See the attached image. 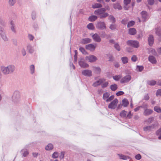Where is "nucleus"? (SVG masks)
I'll list each match as a JSON object with an SVG mask.
<instances>
[{
  "mask_svg": "<svg viewBox=\"0 0 161 161\" xmlns=\"http://www.w3.org/2000/svg\"><path fill=\"white\" fill-rule=\"evenodd\" d=\"M132 116V114H131V111H130L127 115L126 114V118H128L129 119H130L131 118Z\"/></svg>",
  "mask_w": 161,
  "mask_h": 161,
  "instance_id": "obj_56",
  "label": "nucleus"
},
{
  "mask_svg": "<svg viewBox=\"0 0 161 161\" xmlns=\"http://www.w3.org/2000/svg\"><path fill=\"white\" fill-rule=\"evenodd\" d=\"M92 70L94 73L97 74H100L101 72V69L99 67L93 66Z\"/></svg>",
  "mask_w": 161,
  "mask_h": 161,
  "instance_id": "obj_15",
  "label": "nucleus"
},
{
  "mask_svg": "<svg viewBox=\"0 0 161 161\" xmlns=\"http://www.w3.org/2000/svg\"><path fill=\"white\" fill-rule=\"evenodd\" d=\"M10 24L11 25V30L13 32H15V26L14 23L13 22L11 21L10 22Z\"/></svg>",
  "mask_w": 161,
  "mask_h": 161,
  "instance_id": "obj_43",
  "label": "nucleus"
},
{
  "mask_svg": "<svg viewBox=\"0 0 161 161\" xmlns=\"http://www.w3.org/2000/svg\"><path fill=\"white\" fill-rule=\"evenodd\" d=\"M110 88L113 91H115L117 88V86L116 84L112 85L110 86Z\"/></svg>",
  "mask_w": 161,
  "mask_h": 161,
  "instance_id": "obj_39",
  "label": "nucleus"
},
{
  "mask_svg": "<svg viewBox=\"0 0 161 161\" xmlns=\"http://www.w3.org/2000/svg\"><path fill=\"white\" fill-rule=\"evenodd\" d=\"M124 94V92L123 91H119L116 93V95L118 96L122 95Z\"/></svg>",
  "mask_w": 161,
  "mask_h": 161,
  "instance_id": "obj_63",
  "label": "nucleus"
},
{
  "mask_svg": "<svg viewBox=\"0 0 161 161\" xmlns=\"http://www.w3.org/2000/svg\"><path fill=\"white\" fill-rule=\"evenodd\" d=\"M109 58V61L112 62L114 61V58L112 56L109 55L108 56Z\"/></svg>",
  "mask_w": 161,
  "mask_h": 161,
  "instance_id": "obj_62",
  "label": "nucleus"
},
{
  "mask_svg": "<svg viewBox=\"0 0 161 161\" xmlns=\"http://www.w3.org/2000/svg\"><path fill=\"white\" fill-rule=\"evenodd\" d=\"M15 69V67L13 65H9L5 67L2 66L1 70L3 73L4 75H8L13 73Z\"/></svg>",
  "mask_w": 161,
  "mask_h": 161,
  "instance_id": "obj_1",
  "label": "nucleus"
},
{
  "mask_svg": "<svg viewBox=\"0 0 161 161\" xmlns=\"http://www.w3.org/2000/svg\"><path fill=\"white\" fill-rule=\"evenodd\" d=\"M127 112L123 110L121 112L120 114V116L123 118H126Z\"/></svg>",
  "mask_w": 161,
  "mask_h": 161,
  "instance_id": "obj_28",
  "label": "nucleus"
},
{
  "mask_svg": "<svg viewBox=\"0 0 161 161\" xmlns=\"http://www.w3.org/2000/svg\"><path fill=\"white\" fill-rule=\"evenodd\" d=\"M58 153L57 152H55L52 154V157L54 158H56L58 157Z\"/></svg>",
  "mask_w": 161,
  "mask_h": 161,
  "instance_id": "obj_46",
  "label": "nucleus"
},
{
  "mask_svg": "<svg viewBox=\"0 0 161 161\" xmlns=\"http://www.w3.org/2000/svg\"><path fill=\"white\" fill-rule=\"evenodd\" d=\"M135 158L136 159L139 160L141 158V156L140 154H138L135 156Z\"/></svg>",
  "mask_w": 161,
  "mask_h": 161,
  "instance_id": "obj_61",
  "label": "nucleus"
},
{
  "mask_svg": "<svg viewBox=\"0 0 161 161\" xmlns=\"http://www.w3.org/2000/svg\"><path fill=\"white\" fill-rule=\"evenodd\" d=\"M109 15L107 13H105L104 12L103 13L102 15L100 16V18H105Z\"/></svg>",
  "mask_w": 161,
  "mask_h": 161,
  "instance_id": "obj_44",
  "label": "nucleus"
},
{
  "mask_svg": "<svg viewBox=\"0 0 161 161\" xmlns=\"http://www.w3.org/2000/svg\"><path fill=\"white\" fill-rule=\"evenodd\" d=\"M79 50L83 54H87V52L86 51L84 48L80 47L79 48Z\"/></svg>",
  "mask_w": 161,
  "mask_h": 161,
  "instance_id": "obj_51",
  "label": "nucleus"
},
{
  "mask_svg": "<svg viewBox=\"0 0 161 161\" xmlns=\"http://www.w3.org/2000/svg\"><path fill=\"white\" fill-rule=\"evenodd\" d=\"M129 104V102L128 100L126 99H124L122 100V105L124 107H125L128 106Z\"/></svg>",
  "mask_w": 161,
  "mask_h": 161,
  "instance_id": "obj_20",
  "label": "nucleus"
},
{
  "mask_svg": "<svg viewBox=\"0 0 161 161\" xmlns=\"http://www.w3.org/2000/svg\"><path fill=\"white\" fill-rule=\"evenodd\" d=\"M105 80L104 78H100L98 80H97L92 84V86L94 87H96L100 85L102 83L105 82Z\"/></svg>",
  "mask_w": 161,
  "mask_h": 161,
  "instance_id": "obj_7",
  "label": "nucleus"
},
{
  "mask_svg": "<svg viewBox=\"0 0 161 161\" xmlns=\"http://www.w3.org/2000/svg\"><path fill=\"white\" fill-rule=\"evenodd\" d=\"M148 59L149 62L153 64H155L157 63V61L155 58L153 56H149Z\"/></svg>",
  "mask_w": 161,
  "mask_h": 161,
  "instance_id": "obj_17",
  "label": "nucleus"
},
{
  "mask_svg": "<svg viewBox=\"0 0 161 161\" xmlns=\"http://www.w3.org/2000/svg\"><path fill=\"white\" fill-rule=\"evenodd\" d=\"M108 84V83L106 81L103 82V83L102 85V87L103 88H104L107 87Z\"/></svg>",
  "mask_w": 161,
  "mask_h": 161,
  "instance_id": "obj_55",
  "label": "nucleus"
},
{
  "mask_svg": "<svg viewBox=\"0 0 161 161\" xmlns=\"http://www.w3.org/2000/svg\"><path fill=\"white\" fill-rule=\"evenodd\" d=\"M131 0H124V8L125 10H128L129 8L128 5L130 4L131 2Z\"/></svg>",
  "mask_w": 161,
  "mask_h": 161,
  "instance_id": "obj_18",
  "label": "nucleus"
},
{
  "mask_svg": "<svg viewBox=\"0 0 161 161\" xmlns=\"http://www.w3.org/2000/svg\"><path fill=\"white\" fill-rule=\"evenodd\" d=\"M21 152L23 154V156L24 157L26 156L29 154L28 151L26 150H22L21 151Z\"/></svg>",
  "mask_w": 161,
  "mask_h": 161,
  "instance_id": "obj_41",
  "label": "nucleus"
},
{
  "mask_svg": "<svg viewBox=\"0 0 161 161\" xmlns=\"http://www.w3.org/2000/svg\"><path fill=\"white\" fill-rule=\"evenodd\" d=\"M53 148V145L51 143L48 144L45 147V149L47 150H50Z\"/></svg>",
  "mask_w": 161,
  "mask_h": 161,
  "instance_id": "obj_30",
  "label": "nucleus"
},
{
  "mask_svg": "<svg viewBox=\"0 0 161 161\" xmlns=\"http://www.w3.org/2000/svg\"><path fill=\"white\" fill-rule=\"evenodd\" d=\"M118 103V99L116 98L115 99L109 104L108 105V108L113 109H115Z\"/></svg>",
  "mask_w": 161,
  "mask_h": 161,
  "instance_id": "obj_2",
  "label": "nucleus"
},
{
  "mask_svg": "<svg viewBox=\"0 0 161 161\" xmlns=\"http://www.w3.org/2000/svg\"><path fill=\"white\" fill-rule=\"evenodd\" d=\"M102 7V5L100 3H94L92 5V8H97Z\"/></svg>",
  "mask_w": 161,
  "mask_h": 161,
  "instance_id": "obj_32",
  "label": "nucleus"
},
{
  "mask_svg": "<svg viewBox=\"0 0 161 161\" xmlns=\"http://www.w3.org/2000/svg\"><path fill=\"white\" fill-rule=\"evenodd\" d=\"M16 2V0H8L9 4L11 6H13Z\"/></svg>",
  "mask_w": 161,
  "mask_h": 161,
  "instance_id": "obj_48",
  "label": "nucleus"
},
{
  "mask_svg": "<svg viewBox=\"0 0 161 161\" xmlns=\"http://www.w3.org/2000/svg\"><path fill=\"white\" fill-rule=\"evenodd\" d=\"M108 19L110 20L113 23H114L115 21V18L112 15H111L109 16Z\"/></svg>",
  "mask_w": 161,
  "mask_h": 161,
  "instance_id": "obj_49",
  "label": "nucleus"
},
{
  "mask_svg": "<svg viewBox=\"0 0 161 161\" xmlns=\"http://www.w3.org/2000/svg\"><path fill=\"white\" fill-rule=\"evenodd\" d=\"M0 36L2 38L5 42H7L8 41V38L6 35L5 32L2 33L1 35H0Z\"/></svg>",
  "mask_w": 161,
  "mask_h": 161,
  "instance_id": "obj_25",
  "label": "nucleus"
},
{
  "mask_svg": "<svg viewBox=\"0 0 161 161\" xmlns=\"http://www.w3.org/2000/svg\"><path fill=\"white\" fill-rule=\"evenodd\" d=\"M92 37L94 41L95 42H99L101 41L100 36L97 33L93 35L92 36Z\"/></svg>",
  "mask_w": 161,
  "mask_h": 161,
  "instance_id": "obj_12",
  "label": "nucleus"
},
{
  "mask_svg": "<svg viewBox=\"0 0 161 161\" xmlns=\"http://www.w3.org/2000/svg\"><path fill=\"white\" fill-rule=\"evenodd\" d=\"M143 69V67L142 66H137L136 69V71L141 72Z\"/></svg>",
  "mask_w": 161,
  "mask_h": 161,
  "instance_id": "obj_40",
  "label": "nucleus"
},
{
  "mask_svg": "<svg viewBox=\"0 0 161 161\" xmlns=\"http://www.w3.org/2000/svg\"><path fill=\"white\" fill-rule=\"evenodd\" d=\"M156 135L158 136V139H161V128L156 132Z\"/></svg>",
  "mask_w": 161,
  "mask_h": 161,
  "instance_id": "obj_33",
  "label": "nucleus"
},
{
  "mask_svg": "<svg viewBox=\"0 0 161 161\" xmlns=\"http://www.w3.org/2000/svg\"><path fill=\"white\" fill-rule=\"evenodd\" d=\"M118 155L119 156L120 159L123 160H127L130 158L129 157L125 156L122 154H118Z\"/></svg>",
  "mask_w": 161,
  "mask_h": 161,
  "instance_id": "obj_26",
  "label": "nucleus"
},
{
  "mask_svg": "<svg viewBox=\"0 0 161 161\" xmlns=\"http://www.w3.org/2000/svg\"><path fill=\"white\" fill-rule=\"evenodd\" d=\"M154 118L151 117L145 120V122L147 124H149L151 123L153 120Z\"/></svg>",
  "mask_w": 161,
  "mask_h": 161,
  "instance_id": "obj_31",
  "label": "nucleus"
},
{
  "mask_svg": "<svg viewBox=\"0 0 161 161\" xmlns=\"http://www.w3.org/2000/svg\"><path fill=\"white\" fill-rule=\"evenodd\" d=\"M96 45L93 44H89L86 45V48L91 51H94L96 48Z\"/></svg>",
  "mask_w": 161,
  "mask_h": 161,
  "instance_id": "obj_11",
  "label": "nucleus"
},
{
  "mask_svg": "<svg viewBox=\"0 0 161 161\" xmlns=\"http://www.w3.org/2000/svg\"><path fill=\"white\" fill-rule=\"evenodd\" d=\"M131 76L130 75H127L121 79L120 82L121 83L128 82L131 80Z\"/></svg>",
  "mask_w": 161,
  "mask_h": 161,
  "instance_id": "obj_9",
  "label": "nucleus"
},
{
  "mask_svg": "<svg viewBox=\"0 0 161 161\" xmlns=\"http://www.w3.org/2000/svg\"><path fill=\"white\" fill-rule=\"evenodd\" d=\"M79 64L80 66L83 68H87L89 67V65L84 61L82 58H80L79 61Z\"/></svg>",
  "mask_w": 161,
  "mask_h": 161,
  "instance_id": "obj_8",
  "label": "nucleus"
},
{
  "mask_svg": "<svg viewBox=\"0 0 161 161\" xmlns=\"http://www.w3.org/2000/svg\"><path fill=\"white\" fill-rule=\"evenodd\" d=\"M154 39L153 36L152 35H149L148 39V42L149 45L150 46H152L154 42Z\"/></svg>",
  "mask_w": 161,
  "mask_h": 161,
  "instance_id": "obj_16",
  "label": "nucleus"
},
{
  "mask_svg": "<svg viewBox=\"0 0 161 161\" xmlns=\"http://www.w3.org/2000/svg\"><path fill=\"white\" fill-rule=\"evenodd\" d=\"M116 25L115 24H111L109 27L110 29L112 30H115L116 29Z\"/></svg>",
  "mask_w": 161,
  "mask_h": 161,
  "instance_id": "obj_47",
  "label": "nucleus"
},
{
  "mask_svg": "<svg viewBox=\"0 0 161 161\" xmlns=\"http://www.w3.org/2000/svg\"><path fill=\"white\" fill-rule=\"evenodd\" d=\"M20 97L19 92L18 91H15L12 96V99L14 101H15Z\"/></svg>",
  "mask_w": 161,
  "mask_h": 161,
  "instance_id": "obj_10",
  "label": "nucleus"
},
{
  "mask_svg": "<svg viewBox=\"0 0 161 161\" xmlns=\"http://www.w3.org/2000/svg\"><path fill=\"white\" fill-rule=\"evenodd\" d=\"M156 95L157 96H161V89H158L157 91Z\"/></svg>",
  "mask_w": 161,
  "mask_h": 161,
  "instance_id": "obj_57",
  "label": "nucleus"
},
{
  "mask_svg": "<svg viewBox=\"0 0 161 161\" xmlns=\"http://www.w3.org/2000/svg\"><path fill=\"white\" fill-rule=\"evenodd\" d=\"M137 58L135 55L133 56L131 58V60L133 62H136L137 60Z\"/></svg>",
  "mask_w": 161,
  "mask_h": 161,
  "instance_id": "obj_59",
  "label": "nucleus"
},
{
  "mask_svg": "<svg viewBox=\"0 0 161 161\" xmlns=\"http://www.w3.org/2000/svg\"><path fill=\"white\" fill-rule=\"evenodd\" d=\"M141 14L143 21H145L148 18V16L147 15V13L146 11H142L141 13Z\"/></svg>",
  "mask_w": 161,
  "mask_h": 161,
  "instance_id": "obj_13",
  "label": "nucleus"
},
{
  "mask_svg": "<svg viewBox=\"0 0 161 161\" xmlns=\"http://www.w3.org/2000/svg\"><path fill=\"white\" fill-rule=\"evenodd\" d=\"M27 48L29 52L30 53H32L34 51V49L31 45L28 44L27 46Z\"/></svg>",
  "mask_w": 161,
  "mask_h": 161,
  "instance_id": "obj_19",
  "label": "nucleus"
},
{
  "mask_svg": "<svg viewBox=\"0 0 161 161\" xmlns=\"http://www.w3.org/2000/svg\"><path fill=\"white\" fill-rule=\"evenodd\" d=\"M152 127V126H148L144 128V130L145 131H147L150 130Z\"/></svg>",
  "mask_w": 161,
  "mask_h": 161,
  "instance_id": "obj_50",
  "label": "nucleus"
},
{
  "mask_svg": "<svg viewBox=\"0 0 161 161\" xmlns=\"http://www.w3.org/2000/svg\"><path fill=\"white\" fill-rule=\"evenodd\" d=\"M154 110L158 113H161V108L158 106H155L154 108Z\"/></svg>",
  "mask_w": 161,
  "mask_h": 161,
  "instance_id": "obj_38",
  "label": "nucleus"
},
{
  "mask_svg": "<svg viewBox=\"0 0 161 161\" xmlns=\"http://www.w3.org/2000/svg\"><path fill=\"white\" fill-rule=\"evenodd\" d=\"M153 111L150 109H146L144 112V114L145 115H148L153 113Z\"/></svg>",
  "mask_w": 161,
  "mask_h": 161,
  "instance_id": "obj_22",
  "label": "nucleus"
},
{
  "mask_svg": "<svg viewBox=\"0 0 161 161\" xmlns=\"http://www.w3.org/2000/svg\"><path fill=\"white\" fill-rule=\"evenodd\" d=\"M92 41L91 39L89 38L83 39L81 41L82 44H85L91 42Z\"/></svg>",
  "mask_w": 161,
  "mask_h": 161,
  "instance_id": "obj_21",
  "label": "nucleus"
},
{
  "mask_svg": "<svg viewBox=\"0 0 161 161\" xmlns=\"http://www.w3.org/2000/svg\"><path fill=\"white\" fill-rule=\"evenodd\" d=\"M114 47L118 51H119L120 50V48L119 44L118 43H115L114 45Z\"/></svg>",
  "mask_w": 161,
  "mask_h": 161,
  "instance_id": "obj_53",
  "label": "nucleus"
},
{
  "mask_svg": "<svg viewBox=\"0 0 161 161\" xmlns=\"http://www.w3.org/2000/svg\"><path fill=\"white\" fill-rule=\"evenodd\" d=\"M136 29L134 28H130L129 30V33L130 35H135L136 34Z\"/></svg>",
  "mask_w": 161,
  "mask_h": 161,
  "instance_id": "obj_23",
  "label": "nucleus"
},
{
  "mask_svg": "<svg viewBox=\"0 0 161 161\" xmlns=\"http://www.w3.org/2000/svg\"><path fill=\"white\" fill-rule=\"evenodd\" d=\"M156 83V82L154 80H149L147 81V84L151 86H154Z\"/></svg>",
  "mask_w": 161,
  "mask_h": 161,
  "instance_id": "obj_34",
  "label": "nucleus"
},
{
  "mask_svg": "<svg viewBox=\"0 0 161 161\" xmlns=\"http://www.w3.org/2000/svg\"><path fill=\"white\" fill-rule=\"evenodd\" d=\"M149 52V53H151L154 55H157V53L155 50L154 49H150Z\"/></svg>",
  "mask_w": 161,
  "mask_h": 161,
  "instance_id": "obj_36",
  "label": "nucleus"
},
{
  "mask_svg": "<svg viewBox=\"0 0 161 161\" xmlns=\"http://www.w3.org/2000/svg\"><path fill=\"white\" fill-rule=\"evenodd\" d=\"M135 24V22L133 21H131L129 22L127 25L128 27H130L134 25Z\"/></svg>",
  "mask_w": 161,
  "mask_h": 161,
  "instance_id": "obj_54",
  "label": "nucleus"
},
{
  "mask_svg": "<svg viewBox=\"0 0 161 161\" xmlns=\"http://www.w3.org/2000/svg\"><path fill=\"white\" fill-rule=\"evenodd\" d=\"M121 60L123 64H125L128 63V58L126 57H122L121 58Z\"/></svg>",
  "mask_w": 161,
  "mask_h": 161,
  "instance_id": "obj_29",
  "label": "nucleus"
},
{
  "mask_svg": "<svg viewBox=\"0 0 161 161\" xmlns=\"http://www.w3.org/2000/svg\"><path fill=\"white\" fill-rule=\"evenodd\" d=\"M127 45L135 48H137L139 46V43L137 41L129 40L127 42Z\"/></svg>",
  "mask_w": 161,
  "mask_h": 161,
  "instance_id": "obj_4",
  "label": "nucleus"
},
{
  "mask_svg": "<svg viewBox=\"0 0 161 161\" xmlns=\"http://www.w3.org/2000/svg\"><path fill=\"white\" fill-rule=\"evenodd\" d=\"M85 59L86 61L91 63L95 62L97 60V58L93 55H90L86 57Z\"/></svg>",
  "mask_w": 161,
  "mask_h": 161,
  "instance_id": "obj_5",
  "label": "nucleus"
},
{
  "mask_svg": "<svg viewBox=\"0 0 161 161\" xmlns=\"http://www.w3.org/2000/svg\"><path fill=\"white\" fill-rule=\"evenodd\" d=\"M147 2L149 4L153 5L154 3V0H147Z\"/></svg>",
  "mask_w": 161,
  "mask_h": 161,
  "instance_id": "obj_58",
  "label": "nucleus"
},
{
  "mask_svg": "<svg viewBox=\"0 0 161 161\" xmlns=\"http://www.w3.org/2000/svg\"><path fill=\"white\" fill-rule=\"evenodd\" d=\"M87 28L91 30H93L94 29V27L92 23H89L87 25Z\"/></svg>",
  "mask_w": 161,
  "mask_h": 161,
  "instance_id": "obj_37",
  "label": "nucleus"
},
{
  "mask_svg": "<svg viewBox=\"0 0 161 161\" xmlns=\"http://www.w3.org/2000/svg\"><path fill=\"white\" fill-rule=\"evenodd\" d=\"M96 28L100 30H104L106 29L105 23L103 21L98 22L96 25Z\"/></svg>",
  "mask_w": 161,
  "mask_h": 161,
  "instance_id": "obj_3",
  "label": "nucleus"
},
{
  "mask_svg": "<svg viewBox=\"0 0 161 161\" xmlns=\"http://www.w3.org/2000/svg\"><path fill=\"white\" fill-rule=\"evenodd\" d=\"M114 98V95H112L110 97H109L107 99L106 101L107 102H110Z\"/></svg>",
  "mask_w": 161,
  "mask_h": 161,
  "instance_id": "obj_52",
  "label": "nucleus"
},
{
  "mask_svg": "<svg viewBox=\"0 0 161 161\" xmlns=\"http://www.w3.org/2000/svg\"><path fill=\"white\" fill-rule=\"evenodd\" d=\"M109 95V93L108 92H105L104 93L103 95V99L104 100H106L108 98Z\"/></svg>",
  "mask_w": 161,
  "mask_h": 161,
  "instance_id": "obj_35",
  "label": "nucleus"
},
{
  "mask_svg": "<svg viewBox=\"0 0 161 161\" xmlns=\"http://www.w3.org/2000/svg\"><path fill=\"white\" fill-rule=\"evenodd\" d=\"M114 79L116 81L119 80L121 77V76L120 75L113 76Z\"/></svg>",
  "mask_w": 161,
  "mask_h": 161,
  "instance_id": "obj_45",
  "label": "nucleus"
},
{
  "mask_svg": "<svg viewBox=\"0 0 161 161\" xmlns=\"http://www.w3.org/2000/svg\"><path fill=\"white\" fill-rule=\"evenodd\" d=\"M21 53H22V55L23 56H24L26 54V51H25V49H24V48L22 49Z\"/></svg>",
  "mask_w": 161,
  "mask_h": 161,
  "instance_id": "obj_64",
  "label": "nucleus"
},
{
  "mask_svg": "<svg viewBox=\"0 0 161 161\" xmlns=\"http://www.w3.org/2000/svg\"><path fill=\"white\" fill-rule=\"evenodd\" d=\"M141 106V108H143L145 110L146 109H147L148 105L147 104H144Z\"/></svg>",
  "mask_w": 161,
  "mask_h": 161,
  "instance_id": "obj_60",
  "label": "nucleus"
},
{
  "mask_svg": "<svg viewBox=\"0 0 161 161\" xmlns=\"http://www.w3.org/2000/svg\"><path fill=\"white\" fill-rule=\"evenodd\" d=\"M81 74L84 76L91 77L92 75V71L89 69H84L82 71Z\"/></svg>",
  "mask_w": 161,
  "mask_h": 161,
  "instance_id": "obj_6",
  "label": "nucleus"
},
{
  "mask_svg": "<svg viewBox=\"0 0 161 161\" xmlns=\"http://www.w3.org/2000/svg\"><path fill=\"white\" fill-rule=\"evenodd\" d=\"M106 9L105 8H101L96 10L94 11V13L95 14L97 15H101L102 14L106 11Z\"/></svg>",
  "mask_w": 161,
  "mask_h": 161,
  "instance_id": "obj_14",
  "label": "nucleus"
},
{
  "mask_svg": "<svg viewBox=\"0 0 161 161\" xmlns=\"http://www.w3.org/2000/svg\"><path fill=\"white\" fill-rule=\"evenodd\" d=\"M30 70L31 73V74H33L35 71V67L34 65H31L30 67Z\"/></svg>",
  "mask_w": 161,
  "mask_h": 161,
  "instance_id": "obj_42",
  "label": "nucleus"
},
{
  "mask_svg": "<svg viewBox=\"0 0 161 161\" xmlns=\"http://www.w3.org/2000/svg\"><path fill=\"white\" fill-rule=\"evenodd\" d=\"M113 7L115 9H118L121 10L122 9V7L118 3L114 4L113 5Z\"/></svg>",
  "mask_w": 161,
  "mask_h": 161,
  "instance_id": "obj_27",
  "label": "nucleus"
},
{
  "mask_svg": "<svg viewBox=\"0 0 161 161\" xmlns=\"http://www.w3.org/2000/svg\"><path fill=\"white\" fill-rule=\"evenodd\" d=\"M97 18V17L95 15H91L88 18V20L91 22H93L96 20Z\"/></svg>",
  "mask_w": 161,
  "mask_h": 161,
  "instance_id": "obj_24",
  "label": "nucleus"
}]
</instances>
